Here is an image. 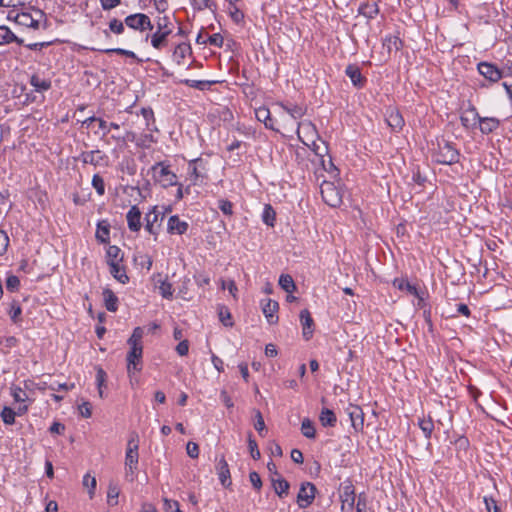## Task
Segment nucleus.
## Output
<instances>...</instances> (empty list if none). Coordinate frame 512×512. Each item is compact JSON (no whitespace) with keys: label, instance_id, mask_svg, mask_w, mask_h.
I'll return each mask as SVG.
<instances>
[{"label":"nucleus","instance_id":"52","mask_svg":"<svg viewBox=\"0 0 512 512\" xmlns=\"http://www.w3.org/2000/svg\"><path fill=\"white\" fill-rule=\"evenodd\" d=\"M218 207L225 215L231 216L233 214V204L227 199L219 200Z\"/></svg>","mask_w":512,"mask_h":512},{"label":"nucleus","instance_id":"58","mask_svg":"<svg viewBox=\"0 0 512 512\" xmlns=\"http://www.w3.org/2000/svg\"><path fill=\"white\" fill-rule=\"evenodd\" d=\"M9 245V237L5 231L0 230V255H3L7 251Z\"/></svg>","mask_w":512,"mask_h":512},{"label":"nucleus","instance_id":"37","mask_svg":"<svg viewBox=\"0 0 512 512\" xmlns=\"http://www.w3.org/2000/svg\"><path fill=\"white\" fill-rule=\"evenodd\" d=\"M123 259L122 257V254H121V249L117 246H109V248L107 249V263L108 265L111 263V262H114V263H118V262H121Z\"/></svg>","mask_w":512,"mask_h":512},{"label":"nucleus","instance_id":"18","mask_svg":"<svg viewBox=\"0 0 512 512\" xmlns=\"http://www.w3.org/2000/svg\"><path fill=\"white\" fill-rule=\"evenodd\" d=\"M345 74L350 78L351 82L356 87H363L365 78L361 74L360 68L355 64H350L345 69Z\"/></svg>","mask_w":512,"mask_h":512},{"label":"nucleus","instance_id":"6","mask_svg":"<svg viewBox=\"0 0 512 512\" xmlns=\"http://www.w3.org/2000/svg\"><path fill=\"white\" fill-rule=\"evenodd\" d=\"M127 353V373L130 379L132 376L142 370L143 346H129Z\"/></svg>","mask_w":512,"mask_h":512},{"label":"nucleus","instance_id":"43","mask_svg":"<svg viewBox=\"0 0 512 512\" xmlns=\"http://www.w3.org/2000/svg\"><path fill=\"white\" fill-rule=\"evenodd\" d=\"M182 83L186 84L189 87H193V88H196V89H199V90H205V89H207L211 85L212 82L205 81V80H190V79H186V80H183Z\"/></svg>","mask_w":512,"mask_h":512},{"label":"nucleus","instance_id":"55","mask_svg":"<svg viewBox=\"0 0 512 512\" xmlns=\"http://www.w3.org/2000/svg\"><path fill=\"white\" fill-rule=\"evenodd\" d=\"M224 42L223 36L219 33L207 36V43L215 47H222Z\"/></svg>","mask_w":512,"mask_h":512},{"label":"nucleus","instance_id":"64","mask_svg":"<svg viewBox=\"0 0 512 512\" xmlns=\"http://www.w3.org/2000/svg\"><path fill=\"white\" fill-rule=\"evenodd\" d=\"M356 512H368L366 497L363 494L358 496L357 504H356Z\"/></svg>","mask_w":512,"mask_h":512},{"label":"nucleus","instance_id":"21","mask_svg":"<svg viewBox=\"0 0 512 512\" xmlns=\"http://www.w3.org/2000/svg\"><path fill=\"white\" fill-rule=\"evenodd\" d=\"M256 119L259 122L264 123L265 127L268 129L276 130L274 127V121L271 118L270 110L266 107H259L255 110Z\"/></svg>","mask_w":512,"mask_h":512},{"label":"nucleus","instance_id":"41","mask_svg":"<svg viewBox=\"0 0 512 512\" xmlns=\"http://www.w3.org/2000/svg\"><path fill=\"white\" fill-rule=\"evenodd\" d=\"M190 52V46L187 44H179L176 46L174 50V57L178 64L181 63V60H183L186 57V54Z\"/></svg>","mask_w":512,"mask_h":512},{"label":"nucleus","instance_id":"51","mask_svg":"<svg viewBox=\"0 0 512 512\" xmlns=\"http://www.w3.org/2000/svg\"><path fill=\"white\" fill-rule=\"evenodd\" d=\"M105 380H106V372L101 367H98L97 374H96V382H97V386H98V390H99V396L101 398L103 397L102 386L104 385Z\"/></svg>","mask_w":512,"mask_h":512},{"label":"nucleus","instance_id":"17","mask_svg":"<svg viewBox=\"0 0 512 512\" xmlns=\"http://www.w3.org/2000/svg\"><path fill=\"white\" fill-rule=\"evenodd\" d=\"M188 223L181 221L177 215H173L168 219L167 231L170 234L182 235L188 230Z\"/></svg>","mask_w":512,"mask_h":512},{"label":"nucleus","instance_id":"49","mask_svg":"<svg viewBox=\"0 0 512 512\" xmlns=\"http://www.w3.org/2000/svg\"><path fill=\"white\" fill-rule=\"evenodd\" d=\"M83 485L89 488L90 498H92L96 489L95 477L90 476V474H86L83 477Z\"/></svg>","mask_w":512,"mask_h":512},{"label":"nucleus","instance_id":"47","mask_svg":"<svg viewBox=\"0 0 512 512\" xmlns=\"http://www.w3.org/2000/svg\"><path fill=\"white\" fill-rule=\"evenodd\" d=\"M138 453H133L131 450L126 451L125 455V466L129 468H137L138 466Z\"/></svg>","mask_w":512,"mask_h":512},{"label":"nucleus","instance_id":"50","mask_svg":"<svg viewBox=\"0 0 512 512\" xmlns=\"http://www.w3.org/2000/svg\"><path fill=\"white\" fill-rule=\"evenodd\" d=\"M160 294L163 298L169 299L173 295L172 284L167 281H162L159 286Z\"/></svg>","mask_w":512,"mask_h":512},{"label":"nucleus","instance_id":"62","mask_svg":"<svg viewBox=\"0 0 512 512\" xmlns=\"http://www.w3.org/2000/svg\"><path fill=\"white\" fill-rule=\"evenodd\" d=\"M99 1H100L102 9L105 11H109V10L117 7L121 3V0H99Z\"/></svg>","mask_w":512,"mask_h":512},{"label":"nucleus","instance_id":"28","mask_svg":"<svg viewBox=\"0 0 512 512\" xmlns=\"http://www.w3.org/2000/svg\"><path fill=\"white\" fill-rule=\"evenodd\" d=\"M170 33H171V29H166L163 32L157 30L151 36V45L155 49H161L166 44V39Z\"/></svg>","mask_w":512,"mask_h":512},{"label":"nucleus","instance_id":"31","mask_svg":"<svg viewBox=\"0 0 512 512\" xmlns=\"http://www.w3.org/2000/svg\"><path fill=\"white\" fill-rule=\"evenodd\" d=\"M280 287L287 293H292L296 290V285L293 278L288 274H282L279 278Z\"/></svg>","mask_w":512,"mask_h":512},{"label":"nucleus","instance_id":"9","mask_svg":"<svg viewBox=\"0 0 512 512\" xmlns=\"http://www.w3.org/2000/svg\"><path fill=\"white\" fill-rule=\"evenodd\" d=\"M124 23L131 29L138 31L152 30L153 25L150 18L143 13H136L128 15Z\"/></svg>","mask_w":512,"mask_h":512},{"label":"nucleus","instance_id":"26","mask_svg":"<svg viewBox=\"0 0 512 512\" xmlns=\"http://www.w3.org/2000/svg\"><path fill=\"white\" fill-rule=\"evenodd\" d=\"M16 42L22 44L23 40L15 36V34L6 26H0V45Z\"/></svg>","mask_w":512,"mask_h":512},{"label":"nucleus","instance_id":"40","mask_svg":"<svg viewBox=\"0 0 512 512\" xmlns=\"http://www.w3.org/2000/svg\"><path fill=\"white\" fill-rule=\"evenodd\" d=\"M0 417L4 424L12 425L15 423L16 412L12 408L5 406L1 411Z\"/></svg>","mask_w":512,"mask_h":512},{"label":"nucleus","instance_id":"60","mask_svg":"<svg viewBox=\"0 0 512 512\" xmlns=\"http://www.w3.org/2000/svg\"><path fill=\"white\" fill-rule=\"evenodd\" d=\"M12 396L16 402H24L27 399L26 393L19 387L12 389Z\"/></svg>","mask_w":512,"mask_h":512},{"label":"nucleus","instance_id":"53","mask_svg":"<svg viewBox=\"0 0 512 512\" xmlns=\"http://www.w3.org/2000/svg\"><path fill=\"white\" fill-rule=\"evenodd\" d=\"M20 286V280L17 276L15 275H10L7 277L6 279V288L9 290V291H15L19 288Z\"/></svg>","mask_w":512,"mask_h":512},{"label":"nucleus","instance_id":"57","mask_svg":"<svg viewBox=\"0 0 512 512\" xmlns=\"http://www.w3.org/2000/svg\"><path fill=\"white\" fill-rule=\"evenodd\" d=\"M187 454L195 459L199 456V446L197 443L189 441L186 445Z\"/></svg>","mask_w":512,"mask_h":512},{"label":"nucleus","instance_id":"11","mask_svg":"<svg viewBox=\"0 0 512 512\" xmlns=\"http://www.w3.org/2000/svg\"><path fill=\"white\" fill-rule=\"evenodd\" d=\"M346 413L350 418L351 426L356 432L362 431L364 427V413L358 405L350 404L346 408Z\"/></svg>","mask_w":512,"mask_h":512},{"label":"nucleus","instance_id":"7","mask_svg":"<svg viewBox=\"0 0 512 512\" xmlns=\"http://www.w3.org/2000/svg\"><path fill=\"white\" fill-rule=\"evenodd\" d=\"M339 496L341 500V511L352 512L355 505V489L351 482L347 481L341 484L339 489Z\"/></svg>","mask_w":512,"mask_h":512},{"label":"nucleus","instance_id":"29","mask_svg":"<svg viewBox=\"0 0 512 512\" xmlns=\"http://www.w3.org/2000/svg\"><path fill=\"white\" fill-rule=\"evenodd\" d=\"M379 13L377 3H364L359 7V14L365 16L366 18L372 19Z\"/></svg>","mask_w":512,"mask_h":512},{"label":"nucleus","instance_id":"25","mask_svg":"<svg viewBox=\"0 0 512 512\" xmlns=\"http://www.w3.org/2000/svg\"><path fill=\"white\" fill-rule=\"evenodd\" d=\"M319 420L324 427H334L337 422V417L331 409L323 408L320 412Z\"/></svg>","mask_w":512,"mask_h":512},{"label":"nucleus","instance_id":"36","mask_svg":"<svg viewBox=\"0 0 512 512\" xmlns=\"http://www.w3.org/2000/svg\"><path fill=\"white\" fill-rule=\"evenodd\" d=\"M281 107L293 118L300 119L305 114V108L299 105H284Z\"/></svg>","mask_w":512,"mask_h":512},{"label":"nucleus","instance_id":"1","mask_svg":"<svg viewBox=\"0 0 512 512\" xmlns=\"http://www.w3.org/2000/svg\"><path fill=\"white\" fill-rule=\"evenodd\" d=\"M459 152L451 142L444 139L437 142V148L434 149L433 158L437 163L452 165L459 161Z\"/></svg>","mask_w":512,"mask_h":512},{"label":"nucleus","instance_id":"39","mask_svg":"<svg viewBox=\"0 0 512 512\" xmlns=\"http://www.w3.org/2000/svg\"><path fill=\"white\" fill-rule=\"evenodd\" d=\"M144 335V330L141 327H136L133 330L131 337L128 339L127 343L129 346H143L142 338Z\"/></svg>","mask_w":512,"mask_h":512},{"label":"nucleus","instance_id":"10","mask_svg":"<svg viewBox=\"0 0 512 512\" xmlns=\"http://www.w3.org/2000/svg\"><path fill=\"white\" fill-rule=\"evenodd\" d=\"M316 487L314 484L310 482H305L301 485L298 495H297V503L299 507L306 508L308 507L315 498Z\"/></svg>","mask_w":512,"mask_h":512},{"label":"nucleus","instance_id":"2","mask_svg":"<svg viewBox=\"0 0 512 512\" xmlns=\"http://www.w3.org/2000/svg\"><path fill=\"white\" fill-rule=\"evenodd\" d=\"M152 177L155 182L162 187L177 185V176L170 170V166L165 162H158L151 167Z\"/></svg>","mask_w":512,"mask_h":512},{"label":"nucleus","instance_id":"63","mask_svg":"<svg viewBox=\"0 0 512 512\" xmlns=\"http://www.w3.org/2000/svg\"><path fill=\"white\" fill-rule=\"evenodd\" d=\"M163 502H164V510L166 512H175L176 508H179V504L177 501L170 500L168 498H164Z\"/></svg>","mask_w":512,"mask_h":512},{"label":"nucleus","instance_id":"30","mask_svg":"<svg viewBox=\"0 0 512 512\" xmlns=\"http://www.w3.org/2000/svg\"><path fill=\"white\" fill-rule=\"evenodd\" d=\"M30 83L37 92L47 91L51 87L49 80L40 78L38 75H33L30 79Z\"/></svg>","mask_w":512,"mask_h":512},{"label":"nucleus","instance_id":"61","mask_svg":"<svg viewBox=\"0 0 512 512\" xmlns=\"http://www.w3.org/2000/svg\"><path fill=\"white\" fill-rule=\"evenodd\" d=\"M460 120H461V124L465 128H474L476 126V124H473L471 113H467V110L460 117Z\"/></svg>","mask_w":512,"mask_h":512},{"label":"nucleus","instance_id":"24","mask_svg":"<svg viewBox=\"0 0 512 512\" xmlns=\"http://www.w3.org/2000/svg\"><path fill=\"white\" fill-rule=\"evenodd\" d=\"M110 266V273L111 275L120 283L126 284L129 281V278L125 272V269L120 265V262L114 263L111 262L109 264Z\"/></svg>","mask_w":512,"mask_h":512},{"label":"nucleus","instance_id":"22","mask_svg":"<svg viewBox=\"0 0 512 512\" xmlns=\"http://www.w3.org/2000/svg\"><path fill=\"white\" fill-rule=\"evenodd\" d=\"M271 482H272V486L274 488L275 493L280 498H282L283 496L288 494L290 484L282 476H278V477L272 476Z\"/></svg>","mask_w":512,"mask_h":512},{"label":"nucleus","instance_id":"8","mask_svg":"<svg viewBox=\"0 0 512 512\" xmlns=\"http://www.w3.org/2000/svg\"><path fill=\"white\" fill-rule=\"evenodd\" d=\"M164 216V213L158 211L157 207H153L145 215V230L149 234L154 235L156 237L161 227V222L163 221Z\"/></svg>","mask_w":512,"mask_h":512},{"label":"nucleus","instance_id":"27","mask_svg":"<svg viewBox=\"0 0 512 512\" xmlns=\"http://www.w3.org/2000/svg\"><path fill=\"white\" fill-rule=\"evenodd\" d=\"M203 161L201 158H196L189 161L188 164V170H189V176L193 182V184L197 183V180L202 177L203 175L199 171V167H201Z\"/></svg>","mask_w":512,"mask_h":512},{"label":"nucleus","instance_id":"33","mask_svg":"<svg viewBox=\"0 0 512 512\" xmlns=\"http://www.w3.org/2000/svg\"><path fill=\"white\" fill-rule=\"evenodd\" d=\"M383 46L387 48L388 53H391L393 50L398 51L401 49L402 41L397 36L386 37Z\"/></svg>","mask_w":512,"mask_h":512},{"label":"nucleus","instance_id":"56","mask_svg":"<svg viewBox=\"0 0 512 512\" xmlns=\"http://www.w3.org/2000/svg\"><path fill=\"white\" fill-rule=\"evenodd\" d=\"M484 503L488 512H500L497 502L492 497H484Z\"/></svg>","mask_w":512,"mask_h":512},{"label":"nucleus","instance_id":"34","mask_svg":"<svg viewBox=\"0 0 512 512\" xmlns=\"http://www.w3.org/2000/svg\"><path fill=\"white\" fill-rule=\"evenodd\" d=\"M301 432L306 438H309V439L315 438V436H316L315 427H314L313 422L310 419L305 418L302 421Z\"/></svg>","mask_w":512,"mask_h":512},{"label":"nucleus","instance_id":"44","mask_svg":"<svg viewBox=\"0 0 512 512\" xmlns=\"http://www.w3.org/2000/svg\"><path fill=\"white\" fill-rule=\"evenodd\" d=\"M124 22H122L121 20L117 19V18H113L110 20L109 22V31L116 34V35H120L124 32Z\"/></svg>","mask_w":512,"mask_h":512},{"label":"nucleus","instance_id":"54","mask_svg":"<svg viewBox=\"0 0 512 512\" xmlns=\"http://www.w3.org/2000/svg\"><path fill=\"white\" fill-rule=\"evenodd\" d=\"M248 446H249L251 457L254 460H258L260 458L261 454L258 449L256 441L254 439H252L251 436L248 439Z\"/></svg>","mask_w":512,"mask_h":512},{"label":"nucleus","instance_id":"32","mask_svg":"<svg viewBox=\"0 0 512 512\" xmlns=\"http://www.w3.org/2000/svg\"><path fill=\"white\" fill-rule=\"evenodd\" d=\"M120 489L115 483H110L107 491V503L111 506L118 504Z\"/></svg>","mask_w":512,"mask_h":512},{"label":"nucleus","instance_id":"48","mask_svg":"<svg viewBox=\"0 0 512 512\" xmlns=\"http://www.w3.org/2000/svg\"><path fill=\"white\" fill-rule=\"evenodd\" d=\"M97 122H98L99 129H101L103 131V136H106L109 133L110 129H119L120 128V125L118 123L111 122L110 124H108L102 118H98Z\"/></svg>","mask_w":512,"mask_h":512},{"label":"nucleus","instance_id":"20","mask_svg":"<svg viewBox=\"0 0 512 512\" xmlns=\"http://www.w3.org/2000/svg\"><path fill=\"white\" fill-rule=\"evenodd\" d=\"M80 157L83 163L93 166L101 165L105 159V155L100 150L83 152Z\"/></svg>","mask_w":512,"mask_h":512},{"label":"nucleus","instance_id":"46","mask_svg":"<svg viewBox=\"0 0 512 512\" xmlns=\"http://www.w3.org/2000/svg\"><path fill=\"white\" fill-rule=\"evenodd\" d=\"M109 228L108 226H102L101 224H98L97 231H96V238L101 243H107L109 241Z\"/></svg>","mask_w":512,"mask_h":512},{"label":"nucleus","instance_id":"14","mask_svg":"<svg viewBox=\"0 0 512 512\" xmlns=\"http://www.w3.org/2000/svg\"><path fill=\"white\" fill-rule=\"evenodd\" d=\"M278 309V302L271 299H267L266 302L262 304V312L269 324H276L278 322Z\"/></svg>","mask_w":512,"mask_h":512},{"label":"nucleus","instance_id":"42","mask_svg":"<svg viewBox=\"0 0 512 512\" xmlns=\"http://www.w3.org/2000/svg\"><path fill=\"white\" fill-rule=\"evenodd\" d=\"M96 51L104 52L106 54L115 53L118 55H123L129 58H136V54L133 51L125 50L122 48H108V49H95Z\"/></svg>","mask_w":512,"mask_h":512},{"label":"nucleus","instance_id":"59","mask_svg":"<svg viewBox=\"0 0 512 512\" xmlns=\"http://www.w3.org/2000/svg\"><path fill=\"white\" fill-rule=\"evenodd\" d=\"M249 479H250V482L252 484V486L256 489V490H260L261 487H262V481H261V478H260V475L253 471L249 474Z\"/></svg>","mask_w":512,"mask_h":512},{"label":"nucleus","instance_id":"35","mask_svg":"<svg viewBox=\"0 0 512 512\" xmlns=\"http://www.w3.org/2000/svg\"><path fill=\"white\" fill-rule=\"evenodd\" d=\"M418 425L422 432L424 433L425 438L429 439L434 430L433 420L429 418H421L419 419Z\"/></svg>","mask_w":512,"mask_h":512},{"label":"nucleus","instance_id":"16","mask_svg":"<svg viewBox=\"0 0 512 512\" xmlns=\"http://www.w3.org/2000/svg\"><path fill=\"white\" fill-rule=\"evenodd\" d=\"M216 470L221 484L224 487H229L231 485L230 470L224 456L218 460Z\"/></svg>","mask_w":512,"mask_h":512},{"label":"nucleus","instance_id":"45","mask_svg":"<svg viewBox=\"0 0 512 512\" xmlns=\"http://www.w3.org/2000/svg\"><path fill=\"white\" fill-rule=\"evenodd\" d=\"M92 186L98 193V195L102 196L105 193V183L103 178L99 174H95L92 178Z\"/></svg>","mask_w":512,"mask_h":512},{"label":"nucleus","instance_id":"12","mask_svg":"<svg viewBox=\"0 0 512 512\" xmlns=\"http://www.w3.org/2000/svg\"><path fill=\"white\" fill-rule=\"evenodd\" d=\"M479 73L490 80L491 82H497L504 77V71H500L498 67L488 62H481L478 64Z\"/></svg>","mask_w":512,"mask_h":512},{"label":"nucleus","instance_id":"3","mask_svg":"<svg viewBox=\"0 0 512 512\" xmlns=\"http://www.w3.org/2000/svg\"><path fill=\"white\" fill-rule=\"evenodd\" d=\"M36 16H33L29 12H18L14 17V21L17 25L23 26L26 28H32L34 30H38L40 28H47V21L44 19V14L37 10L35 11Z\"/></svg>","mask_w":512,"mask_h":512},{"label":"nucleus","instance_id":"23","mask_svg":"<svg viewBox=\"0 0 512 512\" xmlns=\"http://www.w3.org/2000/svg\"><path fill=\"white\" fill-rule=\"evenodd\" d=\"M103 300L106 309L110 312H115L118 309V298L114 292L106 288L103 290Z\"/></svg>","mask_w":512,"mask_h":512},{"label":"nucleus","instance_id":"4","mask_svg":"<svg viewBox=\"0 0 512 512\" xmlns=\"http://www.w3.org/2000/svg\"><path fill=\"white\" fill-rule=\"evenodd\" d=\"M320 192L324 202L331 207H338L342 203L343 192L333 182L323 181Z\"/></svg>","mask_w":512,"mask_h":512},{"label":"nucleus","instance_id":"19","mask_svg":"<svg viewBox=\"0 0 512 512\" xmlns=\"http://www.w3.org/2000/svg\"><path fill=\"white\" fill-rule=\"evenodd\" d=\"M300 321L303 327V336L306 340H308L313 334L314 321L307 309H303L300 312Z\"/></svg>","mask_w":512,"mask_h":512},{"label":"nucleus","instance_id":"5","mask_svg":"<svg viewBox=\"0 0 512 512\" xmlns=\"http://www.w3.org/2000/svg\"><path fill=\"white\" fill-rule=\"evenodd\" d=\"M467 113H471L473 124H478L483 134L492 133L500 125L499 119L495 117H481L474 106L469 107Z\"/></svg>","mask_w":512,"mask_h":512},{"label":"nucleus","instance_id":"15","mask_svg":"<svg viewBox=\"0 0 512 512\" xmlns=\"http://www.w3.org/2000/svg\"><path fill=\"white\" fill-rule=\"evenodd\" d=\"M126 219H127L128 228L132 232L140 231L141 226H142V224H141V211H140V209L136 205H133L130 208V210L128 211V213L126 215Z\"/></svg>","mask_w":512,"mask_h":512},{"label":"nucleus","instance_id":"13","mask_svg":"<svg viewBox=\"0 0 512 512\" xmlns=\"http://www.w3.org/2000/svg\"><path fill=\"white\" fill-rule=\"evenodd\" d=\"M385 120L394 132H399L404 126V119L402 115L394 108H388L386 110Z\"/></svg>","mask_w":512,"mask_h":512},{"label":"nucleus","instance_id":"38","mask_svg":"<svg viewBox=\"0 0 512 512\" xmlns=\"http://www.w3.org/2000/svg\"><path fill=\"white\" fill-rule=\"evenodd\" d=\"M275 219H276V213H275L274 209L272 208V206L269 205V204L265 205L264 211H263V214H262L263 222L266 225H268L270 227H273Z\"/></svg>","mask_w":512,"mask_h":512}]
</instances>
